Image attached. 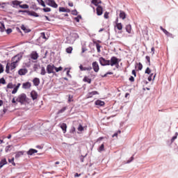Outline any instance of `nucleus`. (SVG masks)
Instances as JSON below:
<instances>
[{"mask_svg": "<svg viewBox=\"0 0 178 178\" xmlns=\"http://www.w3.org/2000/svg\"><path fill=\"white\" fill-rule=\"evenodd\" d=\"M116 27H117L118 30H122L123 25L122 24V23L117 22Z\"/></svg>", "mask_w": 178, "mask_h": 178, "instance_id": "36", "label": "nucleus"}, {"mask_svg": "<svg viewBox=\"0 0 178 178\" xmlns=\"http://www.w3.org/2000/svg\"><path fill=\"white\" fill-rule=\"evenodd\" d=\"M13 87H15V86H14V84L12 83H9L7 85V88L12 89V88H13Z\"/></svg>", "mask_w": 178, "mask_h": 178, "instance_id": "47", "label": "nucleus"}, {"mask_svg": "<svg viewBox=\"0 0 178 178\" xmlns=\"http://www.w3.org/2000/svg\"><path fill=\"white\" fill-rule=\"evenodd\" d=\"M65 111H66V107H63V108H61V109L58 111V113H63V112H65Z\"/></svg>", "mask_w": 178, "mask_h": 178, "instance_id": "52", "label": "nucleus"}, {"mask_svg": "<svg viewBox=\"0 0 178 178\" xmlns=\"http://www.w3.org/2000/svg\"><path fill=\"white\" fill-rule=\"evenodd\" d=\"M26 101H27V95H26V94L24 93H22L21 95H19L16 99V102H19L21 105H23V104H24Z\"/></svg>", "mask_w": 178, "mask_h": 178, "instance_id": "4", "label": "nucleus"}, {"mask_svg": "<svg viewBox=\"0 0 178 178\" xmlns=\"http://www.w3.org/2000/svg\"><path fill=\"white\" fill-rule=\"evenodd\" d=\"M47 73L48 74H54V76H56V72H55V65L54 64H49L46 67Z\"/></svg>", "mask_w": 178, "mask_h": 178, "instance_id": "3", "label": "nucleus"}, {"mask_svg": "<svg viewBox=\"0 0 178 178\" xmlns=\"http://www.w3.org/2000/svg\"><path fill=\"white\" fill-rule=\"evenodd\" d=\"M126 30H127V32L129 33V34H131V24L127 25Z\"/></svg>", "mask_w": 178, "mask_h": 178, "instance_id": "35", "label": "nucleus"}, {"mask_svg": "<svg viewBox=\"0 0 178 178\" xmlns=\"http://www.w3.org/2000/svg\"><path fill=\"white\" fill-rule=\"evenodd\" d=\"M83 81H84V83H88V84H91V79L88 78V76H85Z\"/></svg>", "mask_w": 178, "mask_h": 178, "instance_id": "30", "label": "nucleus"}, {"mask_svg": "<svg viewBox=\"0 0 178 178\" xmlns=\"http://www.w3.org/2000/svg\"><path fill=\"white\" fill-rule=\"evenodd\" d=\"M29 73V70L26 68H22L18 70V74L19 76H25Z\"/></svg>", "mask_w": 178, "mask_h": 178, "instance_id": "10", "label": "nucleus"}, {"mask_svg": "<svg viewBox=\"0 0 178 178\" xmlns=\"http://www.w3.org/2000/svg\"><path fill=\"white\" fill-rule=\"evenodd\" d=\"M9 163H12L13 166H16V163H15V158L13 157L12 159H8Z\"/></svg>", "mask_w": 178, "mask_h": 178, "instance_id": "37", "label": "nucleus"}, {"mask_svg": "<svg viewBox=\"0 0 178 178\" xmlns=\"http://www.w3.org/2000/svg\"><path fill=\"white\" fill-rule=\"evenodd\" d=\"M0 84H6V81L4 78L0 79Z\"/></svg>", "mask_w": 178, "mask_h": 178, "instance_id": "50", "label": "nucleus"}, {"mask_svg": "<svg viewBox=\"0 0 178 178\" xmlns=\"http://www.w3.org/2000/svg\"><path fill=\"white\" fill-rule=\"evenodd\" d=\"M78 131H84V127L81 124H80L78 127Z\"/></svg>", "mask_w": 178, "mask_h": 178, "instance_id": "44", "label": "nucleus"}, {"mask_svg": "<svg viewBox=\"0 0 178 178\" xmlns=\"http://www.w3.org/2000/svg\"><path fill=\"white\" fill-rule=\"evenodd\" d=\"M19 8H21V9H29V6L27 4H20Z\"/></svg>", "mask_w": 178, "mask_h": 178, "instance_id": "40", "label": "nucleus"}, {"mask_svg": "<svg viewBox=\"0 0 178 178\" xmlns=\"http://www.w3.org/2000/svg\"><path fill=\"white\" fill-rule=\"evenodd\" d=\"M17 67V64L11 61L10 63H8L6 66V72L9 74L10 73V70H15V68Z\"/></svg>", "mask_w": 178, "mask_h": 178, "instance_id": "2", "label": "nucleus"}, {"mask_svg": "<svg viewBox=\"0 0 178 178\" xmlns=\"http://www.w3.org/2000/svg\"><path fill=\"white\" fill-rule=\"evenodd\" d=\"M23 155H24V152L23 151L16 152L15 159H19V158H20V156H23Z\"/></svg>", "mask_w": 178, "mask_h": 178, "instance_id": "20", "label": "nucleus"}, {"mask_svg": "<svg viewBox=\"0 0 178 178\" xmlns=\"http://www.w3.org/2000/svg\"><path fill=\"white\" fill-rule=\"evenodd\" d=\"M91 3H92L93 5H95V6H100L99 3H102V1H101V0H92L91 1Z\"/></svg>", "mask_w": 178, "mask_h": 178, "instance_id": "22", "label": "nucleus"}, {"mask_svg": "<svg viewBox=\"0 0 178 178\" xmlns=\"http://www.w3.org/2000/svg\"><path fill=\"white\" fill-rule=\"evenodd\" d=\"M0 31L1 33H3V31H5V24L2 22H0Z\"/></svg>", "mask_w": 178, "mask_h": 178, "instance_id": "31", "label": "nucleus"}, {"mask_svg": "<svg viewBox=\"0 0 178 178\" xmlns=\"http://www.w3.org/2000/svg\"><path fill=\"white\" fill-rule=\"evenodd\" d=\"M44 1L49 6H51V8H54L55 9L58 8V4L56 3V2H55V0H44Z\"/></svg>", "mask_w": 178, "mask_h": 178, "instance_id": "7", "label": "nucleus"}, {"mask_svg": "<svg viewBox=\"0 0 178 178\" xmlns=\"http://www.w3.org/2000/svg\"><path fill=\"white\" fill-rule=\"evenodd\" d=\"M59 12H65L66 13H70V9L66 8L65 7H60Z\"/></svg>", "mask_w": 178, "mask_h": 178, "instance_id": "24", "label": "nucleus"}, {"mask_svg": "<svg viewBox=\"0 0 178 178\" xmlns=\"http://www.w3.org/2000/svg\"><path fill=\"white\" fill-rule=\"evenodd\" d=\"M40 74H41V76H45V74H47V71L45 70V67H41Z\"/></svg>", "mask_w": 178, "mask_h": 178, "instance_id": "34", "label": "nucleus"}, {"mask_svg": "<svg viewBox=\"0 0 178 178\" xmlns=\"http://www.w3.org/2000/svg\"><path fill=\"white\" fill-rule=\"evenodd\" d=\"M1 73H3V66L2 64H0V74Z\"/></svg>", "mask_w": 178, "mask_h": 178, "instance_id": "55", "label": "nucleus"}, {"mask_svg": "<svg viewBox=\"0 0 178 178\" xmlns=\"http://www.w3.org/2000/svg\"><path fill=\"white\" fill-rule=\"evenodd\" d=\"M160 29L167 35V37H170V38H173V34L169 33L166 29H163V27L160 26Z\"/></svg>", "mask_w": 178, "mask_h": 178, "instance_id": "13", "label": "nucleus"}, {"mask_svg": "<svg viewBox=\"0 0 178 178\" xmlns=\"http://www.w3.org/2000/svg\"><path fill=\"white\" fill-rule=\"evenodd\" d=\"M26 13L29 16H33V17H40V15L35 11L28 10V11H26Z\"/></svg>", "mask_w": 178, "mask_h": 178, "instance_id": "15", "label": "nucleus"}, {"mask_svg": "<svg viewBox=\"0 0 178 178\" xmlns=\"http://www.w3.org/2000/svg\"><path fill=\"white\" fill-rule=\"evenodd\" d=\"M92 67L95 73H98L99 72V65L98 64V62H93L92 63Z\"/></svg>", "mask_w": 178, "mask_h": 178, "instance_id": "9", "label": "nucleus"}, {"mask_svg": "<svg viewBox=\"0 0 178 178\" xmlns=\"http://www.w3.org/2000/svg\"><path fill=\"white\" fill-rule=\"evenodd\" d=\"M97 91H92L88 93V98H92L93 95H98Z\"/></svg>", "mask_w": 178, "mask_h": 178, "instance_id": "25", "label": "nucleus"}, {"mask_svg": "<svg viewBox=\"0 0 178 178\" xmlns=\"http://www.w3.org/2000/svg\"><path fill=\"white\" fill-rule=\"evenodd\" d=\"M105 145L102 144L101 146L99 147L98 151L99 152H102V151H105Z\"/></svg>", "mask_w": 178, "mask_h": 178, "instance_id": "39", "label": "nucleus"}, {"mask_svg": "<svg viewBox=\"0 0 178 178\" xmlns=\"http://www.w3.org/2000/svg\"><path fill=\"white\" fill-rule=\"evenodd\" d=\"M68 102H73V95H69Z\"/></svg>", "mask_w": 178, "mask_h": 178, "instance_id": "49", "label": "nucleus"}, {"mask_svg": "<svg viewBox=\"0 0 178 178\" xmlns=\"http://www.w3.org/2000/svg\"><path fill=\"white\" fill-rule=\"evenodd\" d=\"M110 66H119V58L116 56H112L110 60Z\"/></svg>", "mask_w": 178, "mask_h": 178, "instance_id": "5", "label": "nucleus"}, {"mask_svg": "<svg viewBox=\"0 0 178 178\" xmlns=\"http://www.w3.org/2000/svg\"><path fill=\"white\" fill-rule=\"evenodd\" d=\"M97 16H101L104 12V8L101 6H98L96 8Z\"/></svg>", "mask_w": 178, "mask_h": 178, "instance_id": "12", "label": "nucleus"}, {"mask_svg": "<svg viewBox=\"0 0 178 178\" xmlns=\"http://www.w3.org/2000/svg\"><path fill=\"white\" fill-rule=\"evenodd\" d=\"M12 104H16V99L15 98L12 99Z\"/></svg>", "mask_w": 178, "mask_h": 178, "instance_id": "64", "label": "nucleus"}, {"mask_svg": "<svg viewBox=\"0 0 178 178\" xmlns=\"http://www.w3.org/2000/svg\"><path fill=\"white\" fill-rule=\"evenodd\" d=\"M22 3H23V1H17V0L13 1L11 2L13 8H15V6H19L20 7V5H22Z\"/></svg>", "mask_w": 178, "mask_h": 178, "instance_id": "17", "label": "nucleus"}, {"mask_svg": "<svg viewBox=\"0 0 178 178\" xmlns=\"http://www.w3.org/2000/svg\"><path fill=\"white\" fill-rule=\"evenodd\" d=\"M30 58H31L33 60H37L38 59V53L37 51H32Z\"/></svg>", "mask_w": 178, "mask_h": 178, "instance_id": "14", "label": "nucleus"}, {"mask_svg": "<svg viewBox=\"0 0 178 178\" xmlns=\"http://www.w3.org/2000/svg\"><path fill=\"white\" fill-rule=\"evenodd\" d=\"M37 152H38V151H37V149H30L27 152V155H33V154H37Z\"/></svg>", "mask_w": 178, "mask_h": 178, "instance_id": "26", "label": "nucleus"}, {"mask_svg": "<svg viewBox=\"0 0 178 178\" xmlns=\"http://www.w3.org/2000/svg\"><path fill=\"white\" fill-rule=\"evenodd\" d=\"M76 22H77V23H79V22H80V19H81V16H78L74 18Z\"/></svg>", "mask_w": 178, "mask_h": 178, "instance_id": "58", "label": "nucleus"}, {"mask_svg": "<svg viewBox=\"0 0 178 178\" xmlns=\"http://www.w3.org/2000/svg\"><path fill=\"white\" fill-rule=\"evenodd\" d=\"M37 2L39 3V5H41V6H43V8H45V2H44L43 0H36Z\"/></svg>", "mask_w": 178, "mask_h": 178, "instance_id": "38", "label": "nucleus"}, {"mask_svg": "<svg viewBox=\"0 0 178 178\" xmlns=\"http://www.w3.org/2000/svg\"><path fill=\"white\" fill-rule=\"evenodd\" d=\"M77 38H79V34H77V33L72 32L70 34V36L67 38V40L69 44H74Z\"/></svg>", "mask_w": 178, "mask_h": 178, "instance_id": "1", "label": "nucleus"}, {"mask_svg": "<svg viewBox=\"0 0 178 178\" xmlns=\"http://www.w3.org/2000/svg\"><path fill=\"white\" fill-rule=\"evenodd\" d=\"M27 12H29V10H19V13H27Z\"/></svg>", "mask_w": 178, "mask_h": 178, "instance_id": "60", "label": "nucleus"}, {"mask_svg": "<svg viewBox=\"0 0 178 178\" xmlns=\"http://www.w3.org/2000/svg\"><path fill=\"white\" fill-rule=\"evenodd\" d=\"M60 129H62L63 133H66V130L67 129V125L66 124V123L60 124Z\"/></svg>", "mask_w": 178, "mask_h": 178, "instance_id": "23", "label": "nucleus"}, {"mask_svg": "<svg viewBox=\"0 0 178 178\" xmlns=\"http://www.w3.org/2000/svg\"><path fill=\"white\" fill-rule=\"evenodd\" d=\"M22 88L24 90H29V88H31V83L25 82L22 84Z\"/></svg>", "mask_w": 178, "mask_h": 178, "instance_id": "16", "label": "nucleus"}, {"mask_svg": "<svg viewBox=\"0 0 178 178\" xmlns=\"http://www.w3.org/2000/svg\"><path fill=\"white\" fill-rule=\"evenodd\" d=\"M21 29H22V30H23V31H24V33H30V31H31V30L26 28V26L24 25H22Z\"/></svg>", "mask_w": 178, "mask_h": 178, "instance_id": "33", "label": "nucleus"}, {"mask_svg": "<svg viewBox=\"0 0 178 178\" xmlns=\"http://www.w3.org/2000/svg\"><path fill=\"white\" fill-rule=\"evenodd\" d=\"M72 51H73V47H69L66 49L67 54H72Z\"/></svg>", "mask_w": 178, "mask_h": 178, "instance_id": "41", "label": "nucleus"}, {"mask_svg": "<svg viewBox=\"0 0 178 178\" xmlns=\"http://www.w3.org/2000/svg\"><path fill=\"white\" fill-rule=\"evenodd\" d=\"M6 31L7 34H10V33H12V29H8Z\"/></svg>", "mask_w": 178, "mask_h": 178, "instance_id": "61", "label": "nucleus"}, {"mask_svg": "<svg viewBox=\"0 0 178 178\" xmlns=\"http://www.w3.org/2000/svg\"><path fill=\"white\" fill-rule=\"evenodd\" d=\"M79 69L80 70H81V72H84L86 70H87L88 72H90L91 70H92V67H83L81 65L79 66Z\"/></svg>", "mask_w": 178, "mask_h": 178, "instance_id": "18", "label": "nucleus"}, {"mask_svg": "<svg viewBox=\"0 0 178 178\" xmlns=\"http://www.w3.org/2000/svg\"><path fill=\"white\" fill-rule=\"evenodd\" d=\"M8 163V161H6V159H3L1 161H0V169L1 168H3V166H5V165H6Z\"/></svg>", "mask_w": 178, "mask_h": 178, "instance_id": "27", "label": "nucleus"}, {"mask_svg": "<svg viewBox=\"0 0 178 178\" xmlns=\"http://www.w3.org/2000/svg\"><path fill=\"white\" fill-rule=\"evenodd\" d=\"M20 83H17V85L14 88L13 90L12 91V94H16V92H17V90L20 88Z\"/></svg>", "mask_w": 178, "mask_h": 178, "instance_id": "29", "label": "nucleus"}, {"mask_svg": "<svg viewBox=\"0 0 178 178\" xmlns=\"http://www.w3.org/2000/svg\"><path fill=\"white\" fill-rule=\"evenodd\" d=\"M177 138V133H176V136H173L171 139V143H174L175 140Z\"/></svg>", "mask_w": 178, "mask_h": 178, "instance_id": "54", "label": "nucleus"}, {"mask_svg": "<svg viewBox=\"0 0 178 178\" xmlns=\"http://www.w3.org/2000/svg\"><path fill=\"white\" fill-rule=\"evenodd\" d=\"M94 44H96V47H97V52H101V46L99 44L97 43V42H94Z\"/></svg>", "mask_w": 178, "mask_h": 178, "instance_id": "42", "label": "nucleus"}, {"mask_svg": "<svg viewBox=\"0 0 178 178\" xmlns=\"http://www.w3.org/2000/svg\"><path fill=\"white\" fill-rule=\"evenodd\" d=\"M99 62L102 66H109L111 60L105 59L104 57H100Z\"/></svg>", "mask_w": 178, "mask_h": 178, "instance_id": "6", "label": "nucleus"}, {"mask_svg": "<svg viewBox=\"0 0 178 178\" xmlns=\"http://www.w3.org/2000/svg\"><path fill=\"white\" fill-rule=\"evenodd\" d=\"M132 74L134 76V77L137 76V73L136 72L135 70H132Z\"/></svg>", "mask_w": 178, "mask_h": 178, "instance_id": "62", "label": "nucleus"}, {"mask_svg": "<svg viewBox=\"0 0 178 178\" xmlns=\"http://www.w3.org/2000/svg\"><path fill=\"white\" fill-rule=\"evenodd\" d=\"M129 80L131 81V83H134V77L133 76H131Z\"/></svg>", "mask_w": 178, "mask_h": 178, "instance_id": "57", "label": "nucleus"}, {"mask_svg": "<svg viewBox=\"0 0 178 178\" xmlns=\"http://www.w3.org/2000/svg\"><path fill=\"white\" fill-rule=\"evenodd\" d=\"M145 73L146 74H151V69H149V67H147V69L145 71Z\"/></svg>", "mask_w": 178, "mask_h": 178, "instance_id": "48", "label": "nucleus"}, {"mask_svg": "<svg viewBox=\"0 0 178 178\" xmlns=\"http://www.w3.org/2000/svg\"><path fill=\"white\" fill-rule=\"evenodd\" d=\"M41 35L42 38H44V40H47V37L45 36V33H42Z\"/></svg>", "mask_w": 178, "mask_h": 178, "instance_id": "63", "label": "nucleus"}, {"mask_svg": "<svg viewBox=\"0 0 178 178\" xmlns=\"http://www.w3.org/2000/svg\"><path fill=\"white\" fill-rule=\"evenodd\" d=\"M72 15H74V16H77V10H73L72 11Z\"/></svg>", "mask_w": 178, "mask_h": 178, "instance_id": "56", "label": "nucleus"}, {"mask_svg": "<svg viewBox=\"0 0 178 178\" xmlns=\"http://www.w3.org/2000/svg\"><path fill=\"white\" fill-rule=\"evenodd\" d=\"M146 60H147L148 62V65L151 66V58L149 57V56H146Z\"/></svg>", "mask_w": 178, "mask_h": 178, "instance_id": "45", "label": "nucleus"}, {"mask_svg": "<svg viewBox=\"0 0 178 178\" xmlns=\"http://www.w3.org/2000/svg\"><path fill=\"white\" fill-rule=\"evenodd\" d=\"M54 70L56 72V73H58V72H62V70H63V68L62 67H55Z\"/></svg>", "mask_w": 178, "mask_h": 178, "instance_id": "43", "label": "nucleus"}, {"mask_svg": "<svg viewBox=\"0 0 178 178\" xmlns=\"http://www.w3.org/2000/svg\"><path fill=\"white\" fill-rule=\"evenodd\" d=\"M108 74H113V72H106L104 75L102 76V77H107Z\"/></svg>", "mask_w": 178, "mask_h": 178, "instance_id": "53", "label": "nucleus"}, {"mask_svg": "<svg viewBox=\"0 0 178 178\" xmlns=\"http://www.w3.org/2000/svg\"><path fill=\"white\" fill-rule=\"evenodd\" d=\"M120 19H122V20H124V19H126V13L123 10H120Z\"/></svg>", "mask_w": 178, "mask_h": 178, "instance_id": "21", "label": "nucleus"}, {"mask_svg": "<svg viewBox=\"0 0 178 178\" xmlns=\"http://www.w3.org/2000/svg\"><path fill=\"white\" fill-rule=\"evenodd\" d=\"M32 81L35 87H38L40 86V81L39 78H34Z\"/></svg>", "mask_w": 178, "mask_h": 178, "instance_id": "19", "label": "nucleus"}, {"mask_svg": "<svg viewBox=\"0 0 178 178\" xmlns=\"http://www.w3.org/2000/svg\"><path fill=\"white\" fill-rule=\"evenodd\" d=\"M132 161H134V156H132L131 158H130V160H128L127 161V163H130V162H132Z\"/></svg>", "mask_w": 178, "mask_h": 178, "instance_id": "59", "label": "nucleus"}, {"mask_svg": "<svg viewBox=\"0 0 178 178\" xmlns=\"http://www.w3.org/2000/svg\"><path fill=\"white\" fill-rule=\"evenodd\" d=\"M42 10L43 12H45V13L51 12V8L46 7V8H44Z\"/></svg>", "mask_w": 178, "mask_h": 178, "instance_id": "46", "label": "nucleus"}, {"mask_svg": "<svg viewBox=\"0 0 178 178\" xmlns=\"http://www.w3.org/2000/svg\"><path fill=\"white\" fill-rule=\"evenodd\" d=\"M31 97L33 101H35L38 98V93L35 90H32L31 92Z\"/></svg>", "mask_w": 178, "mask_h": 178, "instance_id": "11", "label": "nucleus"}, {"mask_svg": "<svg viewBox=\"0 0 178 178\" xmlns=\"http://www.w3.org/2000/svg\"><path fill=\"white\" fill-rule=\"evenodd\" d=\"M136 69H138V70H143V64L141 63H136Z\"/></svg>", "mask_w": 178, "mask_h": 178, "instance_id": "32", "label": "nucleus"}, {"mask_svg": "<svg viewBox=\"0 0 178 178\" xmlns=\"http://www.w3.org/2000/svg\"><path fill=\"white\" fill-rule=\"evenodd\" d=\"M95 105H97V106H104V105H105V102L101 100H97L95 102Z\"/></svg>", "mask_w": 178, "mask_h": 178, "instance_id": "28", "label": "nucleus"}, {"mask_svg": "<svg viewBox=\"0 0 178 178\" xmlns=\"http://www.w3.org/2000/svg\"><path fill=\"white\" fill-rule=\"evenodd\" d=\"M104 19H109V13L106 12L104 15Z\"/></svg>", "mask_w": 178, "mask_h": 178, "instance_id": "51", "label": "nucleus"}, {"mask_svg": "<svg viewBox=\"0 0 178 178\" xmlns=\"http://www.w3.org/2000/svg\"><path fill=\"white\" fill-rule=\"evenodd\" d=\"M20 60H22V56L19 54L15 55L14 57L11 58V62H13V63H15V65H17V63H19Z\"/></svg>", "mask_w": 178, "mask_h": 178, "instance_id": "8", "label": "nucleus"}]
</instances>
